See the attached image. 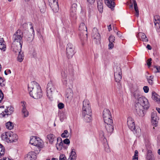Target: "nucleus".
Wrapping results in <instances>:
<instances>
[{
	"label": "nucleus",
	"instance_id": "1",
	"mask_svg": "<svg viewBox=\"0 0 160 160\" xmlns=\"http://www.w3.org/2000/svg\"><path fill=\"white\" fill-rule=\"evenodd\" d=\"M135 105V112L141 117L144 115L145 110H148L150 107V104L148 100L144 97H140L138 100H136Z\"/></svg>",
	"mask_w": 160,
	"mask_h": 160
},
{
	"label": "nucleus",
	"instance_id": "2",
	"mask_svg": "<svg viewBox=\"0 0 160 160\" xmlns=\"http://www.w3.org/2000/svg\"><path fill=\"white\" fill-rule=\"evenodd\" d=\"M28 87L30 96L34 98L38 99L42 97V91L41 87L35 81L31 82L28 84Z\"/></svg>",
	"mask_w": 160,
	"mask_h": 160
},
{
	"label": "nucleus",
	"instance_id": "3",
	"mask_svg": "<svg viewBox=\"0 0 160 160\" xmlns=\"http://www.w3.org/2000/svg\"><path fill=\"white\" fill-rule=\"evenodd\" d=\"M23 32L20 29H18L14 34L13 37V43H23Z\"/></svg>",
	"mask_w": 160,
	"mask_h": 160
},
{
	"label": "nucleus",
	"instance_id": "4",
	"mask_svg": "<svg viewBox=\"0 0 160 160\" xmlns=\"http://www.w3.org/2000/svg\"><path fill=\"white\" fill-rule=\"evenodd\" d=\"M30 143L38 147L42 148L43 146L42 141L39 138L32 136L30 138Z\"/></svg>",
	"mask_w": 160,
	"mask_h": 160
},
{
	"label": "nucleus",
	"instance_id": "5",
	"mask_svg": "<svg viewBox=\"0 0 160 160\" xmlns=\"http://www.w3.org/2000/svg\"><path fill=\"white\" fill-rule=\"evenodd\" d=\"M79 29L81 32L80 34V38L82 42V44L83 45L84 43V42H83L82 37L83 35L85 34L86 37H85V40H87V28L84 23H82L80 25Z\"/></svg>",
	"mask_w": 160,
	"mask_h": 160
},
{
	"label": "nucleus",
	"instance_id": "6",
	"mask_svg": "<svg viewBox=\"0 0 160 160\" xmlns=\"http://www.w3.org/2000/svg\"><path fill=\"white\" fill-rule=\"evenodd\" d=\"M75 47L70 43L68 44L66 48L67 55L68 58H72L75 53Z\"/></svg>",
	"mask_w": 160,
	"mask_h": 160
},
{
	"label": "nucleus",
	"instance_id": "7",
	"mask_svg": "<svg viewBox=\"0 0 160 160\" xmlns=\"http://www.w3.org/2000/svg\"><path fill=\"white\" fill-rule=\"evenodd\" d=\"M92 36L94 39V41L96 44L100 43L101 40L100 35L98 33L97 29L94 28L92 30Z\"/></svg>",
	"mask_w": 160,
	"mask_h": 160
},
{
	"label": "nucleus",
	"instance_id": "8",
	"mask_svg": "<svg viewBox=\"0 0 160 160\" xmlns=\"http://www.w3.org/2000/svg\"><path fill=\"white\" fill-rule=\"evenodd\" d=\"M127 124L128 128L132 131L136 132L135 130V124L134 120L132 117H129L128 118Z\"/></svg>",
	"mask_w": 160,
	"mask_h": 160
},
{
	"label": "nucleus",
	"instance_id": "9",
	"mask_svg": "<svg viewBox=\"0 0 160 160\" xmlns=\"http://www.w3.org/2000/svg\"><path fill=\"white\" fill-rule=\"evenodd\" d=\"M122 71L120 67L116 68V71L114 72V77L115 81L119 82L122 79Z\"/></svg>",
	"mask_w": 160,
	"mask_h": 160
},
{
	"label": "nucleus",
	"instance_id": "10",
	"mask_svg": "<svg viewBox=\"0 0 160 160\" xmlns=\"http://www.w3.org/2000/svg\"><path fill=\"white\" fill-rule=\"evenodd\" d=\"M105 130H106V135L108 136L110 135L114 130L113 123H107L105 124Z\"/></svg>",
	"mask_w": 160,
	"mask_h": 160
},
{
	"label": "nucleus",
	"instance_id": "11",
	"mask_svg": "<svg viewBox=\"0 0 160 160\" xmlns=\"http://www.w3.org/2000/svg\"><path fill=\"white\" fill-rule=\"evenodd\" d=\"M49 5L53 11L55 12H57L59 10L58 0L49 1Z\"/></svg>",
	"mask_w": 160,
	"mask_h": 160
},
{
	"label": "nucleus",
	"instance_id": "12",
	"mask_svg": "<svg viewBox=\"0 0 160 160\" xmlns=\"http://www.w3.org/2000/svg\"><path fill=\"white\" fill-rule=\"evenodd\" d=\"M12 133V132L9 131L2 133L1 136L2 139L5 142L9 143L10 142V140L9 138H10Z\"/></svg>",
	"mask_w": 160,
	"mask_h": 160
},
{
	"label": "nucleus",
	"instance_id": "13",
	"mask_svg": "<svg viewBox=\"0 0 160 160\" xmlns=\"http://www.w3.org/2000/svg\"><path fill=\"white\" fill-rule=\"evenodd\" d=\"M22 45V44L12 43V48L13 52L15 53H21Z\"/></svg>",
	"mask_w": 160,
	"mask_h": 160
},
{
	"label": "nucleus",
	"instance_id": "14",
	"mask_svg": "<svg viewBox=\"0 0 160 160\" xmlns=\"http://www.w3.org/2000/svg\"><path fill=\"white\" fill-rule=\"evenodd\" d=\"M36 153L33 151L29 152L25 158V160H36Z\"/></svg>",
	"mask_w": 160,
	"mask_h": 160
},
{
	"label": "nucleus",
	"instance_id": "15",
	"mask_svg": "<svg viewBox=\"0 0 160 160\" xmlns=\"http://www.w3.org/2000/svg\"><path fill=\"white\" fill-rule=\"evenodd\" d=\"M61 80L63 84L66 85L67 83L66 73L65 70L61 71Z\"/></svg>",
	"mask_w": 160,
	"mask_h": 160
},
{
	"label": "nucleus",
	"instance_id": "16",
	"mask_svg": "<svg viewBox=\"0 0 160 160\" xmlns=\"http://www.w3.org/2000/svg\"><path fill=\"white\" fill-rule=\"evenodd\" d=\"M138 39L141 40L143 42H147L148 41V39L145 34L142 32H139L136 35Z\"/></svg>",
	"mask_w": 160,
	"mask_h": 160
},
{
	"label": "nucleus",
	"instance_id": "17",
	"mask_svg": "<svg viewBox=\"0 0 160 160\" xmlns=\"http://www.w3.org/2000/svg\"><path fill=\"white\" fill-rule=\"evenodd\" d=\"M151 120L152 123L156 125L158 122L159 120L158 118L157 117L156 112H153L152 114Z\"/></svg>",
	"mask_w": 160,
	"mask_h": 160
},
{
	"label": "nucleus",
	"instance_id": "18",
	"mask_svg": "<svg viewBox=\"0 0 160 160\" xmlns=\"http://www.w3.org/2000/svg\"><path fill=\"white\" fill-rule=\"evenodd\" d=\"M105 4L109 8L112 9L115 6L114 0H104Z\"/></svg>",
	"mask_w": 160,
	"mask_h": 160
},
{
	"label": "nucleus",
	"instance_id": "19",
	"mask_svg": "<svg viewBox=\"0 0 160 160\" xmlns=\"http://www.w3.org/2000/svg\"><path fill=\"white\" fill-rule=\"evenodd\" d=\"M97 8L100 12H102L103 9V4L102 0H96Z\"/></svg>",
	"mask_w": 160,
	"mask_h": 160
},
{
	"label": "nucleus",
	"instance_id": "20",
	"mask_svg": "<svg viewBox=\"0 0 160 160\" xmlns=\"http://www.w3.org/2000/svg\"><path fill=\"white\" fill-rule=\"evenodd\" d=\"M10 140V142L9 143H12L16 142L18 139V135L12 132L10 138H9Z\"/></svg>",
	"mask_w": 160,
	"mask_h": 160
},
{
	"label": "nucleus",
	"instance_id": "21",
	"mask_svg": "<svg viewBox=\"0 0 160 160\" xmlns=\"http://www.w3.org/2000/svg\"><path fill=\"white\" fill-rule=\"evenodd\" d=\"M91 113H85L84 114H82V117L85 121L87 122H89L91 120Z\"/></svg>",
	"mask_w": 160,
	"mask_h": 160
},
{
	"label": "nucleus",
	"instance_id": "22",
	"mask_svg": "<svg viewBox=\"0 0 160 160\" xmlns=\"http://www.w3.org/2000/svg\"><path fill=\"white\" fill-rule=\"evenodd\" d=\"M112 116L110 111L107 109H104L103 113V118L108 117H110Z\"/></svg>",
	"mask_w": 160,
	"mask_h": 160
},
{
	"label": "nucleus",
	"instance_id": "23",
	"mask_svg": "<svg viewBox=\"0 0 160 160\" xmlns=\"http://www.w3.org/2000/svg\"><path fill=\"white\" fill-rule=\"evenodd\" d=\"M133 96L136 100H138L140 97L143 96L141 94L140 92L138 90H136L133 92Z\"/></svg>",
	"mask_w": 160,
	"mask_h": 160
},
{
	"label": "nucleus",
	"instance_id": "24",
	"mask_svg": "<svg viewBox=\"0 0 160 160\" xmlns=\"http://www.w3.org/2000/svg\"><path fill=\"white\" fill-rule=\"evenodd\" d=\"M52 89L53 90H55V88L51 82H49L48 84L47 88V92H48V93H50V89Z\"/></svg>",
	"mask_w": 160,
	"mask_h": 160
},
{
	"label": "nucleus",
	"instance_id": "25",
	"mask_svg": "<svg viewBox=\"0 0 160 160\" xmlns=\"http://www.w3.org/2000/svg\"><path fill=\"white\" fill-rule=\"evenodd\" d=\"M82 108H87V109H89V108H91V105L89 101L87 99H85L83 102Z\"/></svg>",
	"mask_w": 160,
	"mask_h": 160
},
{
	"label": "nucleus",
	"instance_id": "26",
	"mask_svg": "<svg viewBox=\"0 0 160 160\" xmlns=\"http://www.w3.org/2000/svg\"><path fill=\"white\" fill-rule=\"evenodd\" d=\"M47 138L49 141L52 144L53 142L55 140L56 138L55 136L52 134H49L47 135Z\"/></svg>",
	"mask_w": 160,
	"mask_h": 160
},
{
	"label": "nucleus",
	"instance_id": "27",
	"mask_svg": "<svg viewBox=\"0 0 160 160\" xmlns=\"http://www.w3.org/2000/svg\"><path fill=\"white\" fill-rule=\"evenodd\" d=\"M133 1L134 4V10L135 11V15L137 17H138L139 15V11L136 2L135 0H133Z\"/></svg>",
	"mask_w": 160,
	"mask_h": 160
},
{
	"label": "nucleus",
	"instance_id": "28",
	"mask_svg": "<svg viewBox=\"0 0 160 160\" xmlns=\"http://www.w3.org/2000/svg\"><path fill=\"white\" fill-rule=\"evenodd\" d=\"M103 119L104 121L105 124L107 123L112 124V123H113L112 116H110V117H108L103 118Z\"/></svg>",
	"mask_w": 160,
	"mask_h": 160
},
{
	"label": "nucleus",
	"instance_id": "29",
	"mask_svg": "<svg viewBox=\"0 0 160 160\" xmlns=\"http://www.w3.org/2000/svg\"><path fill=\"white\" fill-rule=\"evenodd\" d=\"M152 98L156 102H160V100L159 98L158 95L155 92H152Z\"/></svg>",
	"mask_w": 160,
	"mask_h": 160
},
{
	"label": "nucleus",
	"instance_id": "30",
	"mask_svg": "<svg viewBox=\"0 0 160 160\" xmlns=\"http://www.w3.org/2000/svg\"><path fill=\"white\" fill-rule=\"evenodd\" d=\"M4 43V41L3 38H0V49L5 51L6 46Z\"/></svg>",
	"mask_w": 160,
	"mask_h": 160
},
{
	"label": "nucleus",
	"instance_id": "31",
	"mask_svg": "<svg viewBox=\"0 0 160 160\" xmlns=\"http://www.w3.org/2000/svg\"><path fill=\"white\" fill-rule=\"evenodd\" d=\"M6 126L7 129L11 130L13 128L14 125L12 122L9 121L6 123Z\"/></svg>",
	"mask_w": 160,
	"mask_h": 160
},
{
	"label": "nucleus",
	"instance_id": "32",
	"mask_svg": "<svg viewBox=\"0 0 160 160\" xmlns=\"http://www.w3.org/2000/svg\"><path fill=\"white\" fill-rule=\"evenodd\" d=\"M87 108H82V114L84 115L85 113H91L92 111L91 108H89V109Z\"/></svg>",
	"mask_w": 160,
	"mask_h": 160
},
{
	"label": "nucleus",
	"instance_id": "33",
	"mask_svg": "<svg viewBox=\"0 0 160 160\" xmlns=\"http://www.w3.org/2000/svg\"><path fill=\"white\" fill-rule=\"evenodd\" d=\"M22 115L24 118L27 117L29 115V112L26 109V108H22Z\"/></svg>",
	"mask_w": 160,
	"mask_h": 160
},
{
	"label": "nucleus",
	"instance_id": "34",
	"mask_svg": "<svg viewBox=\"0 0 160 160\" xmlns=\"http://www.w3.org/2000/svg\"><path fill=\"white\" fill-rule=\"evenodd\" d=\"M24 54L22 52L21 53H18L17 60L20 62H22L23 59Z\"/></svg>",
	"mask_w": 160,
	"mask_h": 160
},
{
	"label": "nucleus",
	"instance_id": "35",
	"mask_svg": "<svg viewBox=\"0 0 160 160\" xmlns=\"http://www.w3.org/2000/svg\"><path fill=\"white\" fill-rule=\"evenodd\" d=\"M76 11L70 9V15L73 19H76L77 18Z\"/></svg>",
	"mask_w": 160,
	"mask_h": 160
},
{
	"label": "nucleus",
	"instance_id": "36",
	"mask_svg": "<svg viewBox=\"0 0 160 160\" xmlns=\"http://www.w3.org/2000/svg\"><path fill=\"white\" fill-rule=\"evenodd\" d=\"M154 22L155 25H157V23L160 22V17L158 15H155L154 16Z\"/></svg>",
	"mask_w": 160,
	"mask_h": 160
},
{
	"label": "nucleus",
	"instance_id": "37",
	"mask_svg": "<svg viewBox=\"0 0 160 160\" xmlns=\"http://www.w3.org/2000/svg\"><path fill=\"white\" fill-rule=\"evenodd\" d=\"M153 76H147V79L148 81V83L150 85H152L153 82Z\"/></svg>",
	"mask_w": 160,
	"mask_h": 160
},
{
	"label": "nucleus",
	"instance_id": "38",
	"mask_svg": "<svg viewBox=\"0 0 160 160\" xmlns=\"http://www.w3.org/2000/svg\"><path fill=\"white\" fill-rule=\"evenodd\" d=\"M5 152V149L3 146L0 143V158L3 156Z\"/></svg>",
	"mask_w": 160,
	"mask_h": 160
},
{
	"label": "nucleus",
	"instance_id": "39",
	"mask_svg": "<svg viewBox=\"0 0 160 160\" xmlns=\"http://www.w3.org/2000/svg\"><path fill=\"white\" fill-rule=\"evenodd\" d=\"M88 5L89 9L92 8V5L94 3L95 0H87Z\"/></svg>",
	"mask_w": 160,
	"mask_h": 160
},
{
	"label": "nucleus",
	"instance_id": "40",
	"mask_svg": "<svg viewBox=\"0 0 160 160\" xmlns=\"http://www.w3.org/2000/svg\"><path fill=\"white\" fill-rule=\"evenodd\" d=\"M147 158L148 160H154L153 155L149 152L147 154Z\"/></svg>",
	"mask_w": 160,
	"mask_h": 160
},
{
	"label": "nucleus",
	"instance_id": "41",
	"mask_svg": "<svg viewBox=\"0 0 160 160\" xmlns=\"http://www.w3.org/2000/svg\"><path fill=\"white\" fill-rule=\"evenodd\" d=\"M6 82L5 80L0 76V86L3 87L5 85Z\"/></svg>",
	"mask_w": 160,
	"mask_h": 160
},
{
	"label": "nucleus",
	"instance_id": "42",
	"mask_svg": "<svg viewBox=\"0 0 160 160\" xmlns=\"http://www.w3.org/2000/svg\"><path fill=\"white\" fill-rule=\"evenodd\" d=\"M68 133V132L67 130H65L64 132L61 134V136L62 138H68V135L67 136V135Z\"/></svg>",
	"mask_w": 160,
	"mask_h": 160
},
{
	"label": "nucleus",
	"instance_id": "43",
	"mask_svg": "<svg viewBox=\"0 0 160 160\" xmlns=\"http://www.w3.org/2000/svg\"><path fill=\"white\" fill-rule=\"evenodd\" d=\"M106 133V132L105 133H104V132L102 131H100L99 134V137L101 138H105V137L106 135H107Z\"/></svg>",
	"mask_w": 160,
	"mask_h": 160
},
{
	"label": "nucleus",
	"instance_id": "44",
	"mask_svg": "<svg viewBox=\"0 0 160 160\" xmlns=\"http://www.w3.org/2000/svg\"><path fill=\"white\" fill-rule=\"evenodd\" d=\"M138 152L137 150L135 151L134 155L133 156L132 160H138Z\"/></svg>",
	"mask_w": 160,
	"mask_h": 160
},
{
	"label": "nucleus",
	"instance_id": "45",
	"mask_svg": "<svg viewBox=\"0 0 160 160\" xmlns=\"http://www.w3.org/2000/svg\"><path fill=\"white\" fill-rule=\"evenodd\" d=\"M50 93H48V92H47V96L50 98L51 99L52 98V95L53 94V92L55 91V90H53L52 89H50Z\"/></svg>",
	"mask_w": 160,
	"mask_h": 160
},
{
	"label": "nucleus",
	"instance_id": "46",
	"mask_svg": "<svg viewBox=\"0 0 160 160\" xmlns=\"http://www.w3.org/2000/svg\"><path fill=\"white\" fill-rule=\"evenodd\" d=\"M77 4L76 3H73L71 7L70 8V10H72L73 11H77Z\"/></svg>",
	"mask_w": 160,
	"mask_h": 160
},
{
	"label": "nucleus",
	"instance_id": "47",
	"mask_svg": "<svg viewBox=\"0 0 160 160\" xmlns=\"http://www.w3.org/2000/svg\"><path fill=\"white\" fill-rule=\"evenodd\" d=\"M77 156V155L75 152V150L74 148H72V150L70 153V156Z\"/></svg>",
	"mask_w": 160,
	"mask_h": 160
},
{
	"label": "nucleus",
	"instance_id": "48",
	"mask_svg": "<svg viewBox=\"0 0 160 160\" xmlns=\"http://www.w3.org/2000/svg\"><path fill=\"white\" fill-rule=\"evenodd\" d=\"M27 33L28 34V36H25V38H26L28 41L31 42L32 41V39H31V37H30V36H32V35L30 34L28 32H27Z\"/></svg>",
	"mask_w": 160,
	"mask_h": 160
},
{
	"label": "nucleus",
	"instance_id": "49",
	"mask_svg": "<svg viewBox=\"0 0 160 160\" xmlns=\"http://www.w3.org/2000/svg\"><path fill=\"white\" fill-rule=\"evenodd\" d=\"M109 42H114L115 40V37L113 35H111L108 38Z\"/></svg>",
	"mask_w": 160,
	"mask_h": 160
},
{
	"label": "nucleus",
	"instance_id": "50",
	"mask_svg": "<svg viewBox=\"0 0 160 160\" xmlns=\"http://www.w3.org/2000/svg\"><path fill=\"white\" fill-rule=\"evenodd\" d=\"M105 150L107 152H110V150L109 149L108 145L107 143H106L105 145Z\"/></svg>",
	"mask_w": 160,
	"mask_h": 160
},
{
	"label": "nucleus",
	"instance_id": "51",
	"mask_svg": "<svg viewBox=\"0 0 160 160\" xmlns=\"http://www.w3.org/2000/svg\"><path fill=\"white\" fill-rule=\"evenodd\" d=\"M63 144V143L62 142H61L59 143V144L58 145L59 147H58L57 146V144H56V147H57V149L58 150H59V149L60 150V149H61L62 148Z\"/></svg>",
	"mask_w": 160,
	"mask_h": 160
},
{
	"label": "nucleus",
	"instance_id": "52",
	"mask_svg": "<svg viewBox=\"0 0 160 160\" xmlns=\"http://www.w3.org/2000/svg\"><path fill=\"white\" fill-rule=\"evenodd\" d=\"M155 27L157 29V31L158 32H160V22L157 23V25H155Z\"/></svg>",
	"mask_w": 160,
	"mask_h": 160
},
{
	"label": "nucleus",
	"instance_id": "53",
	"mask_svg": "<svg viewBox=\"0 0 160 160\" xmlns=\"http://www.w3.org/2000/svg\"><path fill=\"white\" fill-rule=\"evenodd\" d=\"M3 98V94L2 91L0 89V103L1 102Z\"/></svg>",
	"mask_w": 160,
	"mask_h": 160
},
{
	"label": "nucleus",
	"instance_id": "54",
	"mask_svg": "<svg viewBox=\"0 0 160 160\" xmlns=\"http://www.w3.org/2000/svg\"><path fill=\"white\" fill-rule=\"evenodd\" d=\"M114 47V45L113 42H109L108 44V49H112Z\"/></svg>",
	"mask_w": 160,
	"mask_h": 160
},
{
	"label": "nucleus",
	"instance_id": "55",
	"mask_svg": "<svg viewBox=\"0 0 160 160\" xmlns=\"http://www.w3.org/2000/svg\"><path fill=\"white\" fill-rule=\"evenodd\" d=\"M152 59L151 58H149L147 61V64L148 67H149L151 64Z\"/></svg>",
	"mask_w": 160,
	"mask_h": 160
},
{
	"label": "nucleus",
	"instance_id": "56",
	"mask_svg": "<svg viewBox=\"0 0 160 160\" xmlns=\"http://www.w3.org/2000/svg\"><path fill=\"white\" fill-rule=\"evenodd\" d=\"M58 108L59 109H62L64 107V105L62 103H60L58 104Z\"/></svg>",
	"mask_w": 160,
	"mask_h": 160
},
{
	"label": "nucleus",
	"instance_id": "57",
	"mask_svg": "<svg viewBox=\"0 0 160 160\" xmlns=\"http://www.w3.org/2000/svg\"><path fill=\"white\" fill-rule=\"evenodd\" d=\"M59 160H66L65 156L63 154H61L59 156Z\"/></svg>",
	"mask_w": 160,
	"mask_h": 160
},
{
	"label": "nucleus",
	"instance_id": "58",
	"mask_svg": "<svg viewBox=\"0 0 160 160\" xmlns=\"http://www.w3.org/2000/svg\"><path fill=\"white\" fill-rule=\"evenodd\" d=\"M143 89L145 92L147 93L149 91V88L147 86H145L143 88Z\"/></svg>",
	"mask_w": 160,
	"mask_h": 160
},
{
	"label": "nucleus",
	"instance_id": "59",
	"mask_svg": "<svg viewBox=\"0 0 160 160\" xmlns=\"http://www.w3.org/2000/svg\"><path fill=\"white\" fill-rule=\"evenodd\" d=\"M154 68L157 70V71L155 72L156 73L160 72V66H154Z\"/></svg>",
	"mask_w": 160,
	"mask_h": 160
},
{
	"label": "nucleus",
	"instance_id": "60",
	"mask_svg": "<svg viewBox=\"0 0 160 160\" xmlns=\"http://www.w3.org/2000/svg\"><path fill=\"white\" fill-rule=\"evenodd\" d=\"M64 143L67 144H69L70 142V141L68 139L66 138L63 140Z\"/></svg>",
	"mask_w": 160,
	"mask_h": 160
},
{
	"label": "nucleus",
	"instance_id": "61",
	"mask_svg": "<svg viewBox=\"0 0 160 160\" xmlns=\"http://www.w3.org/2000/svg\"><path fill=\"white\" fill-rule=\"evenodd\" d=\"M42 4H43V6L42 7L41 6V5H39V8H40V10L41 11L42 10V9H44V8H45V2H42Z\"/></svg>",
	"mask_w": 160,
	"mask_h": 160
},
{
	"label": "nucleus",
	"instance_id": "62",
	"mask_svg": "<svg viewBox=\"0 0 160 160\" xmlns=\"http://www.w3.org/2000/svg\"><path fill=\"white\" fill-rule=\"evenodd\" d=\"M77 158V156H69L68 158L69 160H76Z\"/></svg>",
	"mask_w": 160,
	"mask_h": 160
},
{
	"label": "nucleus",
	"instance_id": "63",
	"mask_svg": "<svg viewBox=\"0 0 160 160\" xmlns=\"http://www.w3.org/2000/svg\"><path fill=\"white\" fill-rule=\"evenodd\" d=\"M21 103L22 104V108H26V103L24 101H22Z\"/></svg>",
	"mask_w": 160,
	"mask_h": 160
},
{
	"label": "nucleus",
	"instance_id": "64",
	"mask_svg": "<svg viewBox=\"0 0 160 160\" xmlns=\"http://www.w3.org/2000/svg\"><path fill=\"white\" fill-rule=\"evenodd\" d=\"M117 35L119 37L122 38V33L121 32L119 31H118L117 32Z\"/></svg>",
	"mask_w": 160,
	"mask_h": 160
}]
</instances>
